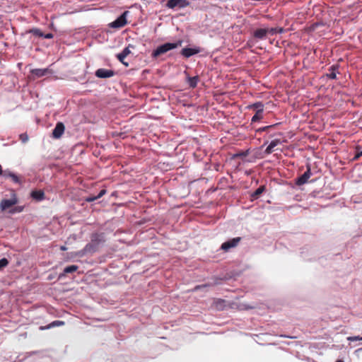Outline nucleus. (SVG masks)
<instances>
[{"mask_svg": "<svg viewBox=\"0 0 362 362\" xmlns=\"http://www.w3.org/2000/svg\"><path fill=\"white\" fill-rule=\"evenodd\" d=\"M182 41H178L177 42H168L165 43L159 47H158L155 50H153L152 53V57L156 58L159 57L160 54H165L167 52L172 50L181 46Z\"/></svg>", "mask_w": 362, "mask_h": 362, "instance_id": "1", "label": "nucleus"}, {"mask_svg": "<svg viewBox=\"0 0 362 362\" xmlns=\"http://www.w3.org/2000/svg\"><path fill=\"white\" fill-rule=\"evenodd\" d=\"M129 14V11H124L121 16H119L115 21L110 23V27L113 28H120L124 26L127 21V16Z\"/></svg>", "mask_w": 362, "mask_h": 362, "instance_id": "2", "label": "nucleus"}, {"mask_svg": "<svg viewBox=\"0 0 362 362\" xmlns=\"http://www.w3.org/2000/svg\"><path fill=\"white\" fill-rule=\"evenodd\" d=\"M18 200L15 197H11V199H3L0 202V209L2 211H5L6 209H8L11 206H14L16 204H17Z\"/></svg>", "mask_w": 362, "mask_h": 362, "instance_id": "3", "label": "nucleus"}, {"mask_svg": "<svg viewBox=\"0 0 362 362\" xmlns=\"http://www.w3.org/2000/svg\"><path fill=\"white\" fill-rule=\"evenodd\" d=\"M240 240V238H235L228 241L223 243L221 248L224 251H228L230 249L235 247L238 245Z\"/></svg>", "mask_w": 362, "mask_h": 362, "instance_id": "4", "label": "nucleus"}, {"mask_svg": "<svg viewBox=\"0 0 362 362\" xmlns=\"http://www.w3.org/2000/svg\"><path fill=\"white\" fill-rule=\"evenodd\" d=\"M188 5L187 0H169L167 3V6L170 8H185Z\"/></svg>", "mask_w": 362, "mask_h": 362, "instance_id": "5", "label": "nucleus"}, {"mask_svg": "<svg viewBox=\"0 0 362 362\" xmlns=\"http://www.w3.org/2000/svg\"><path fill=\"white\" fill-rule=\"evenodd\" d=\"M253 107L257 110L255 115L252 118V122H255L259 121L262 117L263 105L261 103H257L253 105Z\"/></svg>", "mask_w": 362, "mask_h": 362, "instance_id": "6", "label": "nucleus"}, {"mask_svg": "<svg viewBox=\"0 0 362 362\" xmlns=\"http://www.w3.org/2000/svg\"><path fill=\"white\" fill-rule=\"evenodd\" d=\"M115 72L110 69H99L95 71V76L98 78H106L113 76Z\"/></svg>", "mask_w": 362, "mask_h": 362, "instance_id": "7", "label": "nucleus"}, {"mask_svg": "<svg viewBox=\"0 0 362 362\" xmlns=\"http://www.w3.org/2000/svg\"><path fill=\"white\" fill-rule=\"evenodd\" d=\"M130 46L125 47L122 52L117 54V58L122 62L125 66H128L129 64L124 61V59L131 53Z\"/></svg>", "mask_w": 362, "mask_h": 362, "instance_id": "8", "label": "nucleus"}, {"mask_svg": "<svg viewBox=\"0 0 362 362\" xmlns=\"http://www.w3.org/2000/svg\"><path fill=\"white\" fill-rule=\"evenodd\" d=\"M65 127L62 122H58L53 129L52 136L55 139H59L62 136L64 132Z\"/></svg>", "mask_w": 362, "mask_h": 362, "instance_id": "9", "label": "nucleus"}, {"mask_svg": "<svg viewBox=\"0 0 362 362\" xmlns=\"http://www.w3.org/2000/svg\"><path fill=\"white\" fill-rule=\"evenodd\" d=\"M31 73L35 75L36 77L40 78L44 76H46L47 74H51L53 73V71L49 69H34L31 70Z\"/></svg>", "mask_w": 362, "mask_h": 362, "instance_id": "10", "label": "nucleus"}, {"mask_svg": "<svg viewBox=\"0 0 362 362\" xmlns=\"http://www.w3.org/2000/svg\"><path fill=\"white\" fill-rule=\"evenodd\" d=\"M311 176V172L310 168L307 169V170L296 180V185H302L306 183L308 180V179Z\"/></svg>", "mask_w": 362, "mask_h": 362, "instance_id": "11", "label": "nucleus"}, {"mask_svg": "<svg viewBox=\"0 0 362 362\" xmlns=\"http://www.w3.org/2000/svg\"><path fill=\"white\" fill-rule=\"evenodd\" d=\"M200 52L199 48H184L182 50V54L187 58L196 54Z\"/></svg>", "mask_w": 362, "mask_h": 362, "instance_id": "12", "label": "nucleus"}, {"mask_svg": "<svg viewBox=\"0 0 362 362\" xmlns=\"http://www.w3.org/2000/svg\"><path fill=\"white\" fill-rule=\"evenodd\" d=\"M267 34H268L267 28H259L255 31L254 36L256 38L263 40L266 37Z\"/></svg>", "mask_w": 362, "mask_h": 362, "instance_id": "13", "label": "nucleus"}, {"mask_svg": "<svg viewBox=\"0 0 362 362\" xmlns=\"http://www.w3.org/2000/svg\"><path fill=\"white\" fill-rule=\"evenodd\" d=\"M281 143L279 139L272 140L265 150L267 154H270L274 151V148Z\"/></svg>", "mask_w": 362, "mask_h": 362, "instance_id": "14", "label": "nucleus"}, {"mask_svg": "<svg viewBox=\"0 0 362 362\" xmlns=\"http://www.w3.org/2000/svg\"><path fill=\"white\" fill-rule=\"evenodd\" d=\"M44 195V192L42 190H35L31 192L32 197L37 201L42 200Z\"/></svg>", "mask_w": 362, "mask_h": 362, "instance_id": "15", "label": "nucleus"}, {"mask_svg": "<svg viewBox=\"0 0 362 362\" xmlns=\"http://www.w3.org/2000/svg\"><path fill=\"white\" fill-rule=\"evenodd\" d=\"M106 193L105 189H102L97 196H89L86 198V200L88 202H93L100 197H102Z\"/></svg>", "mask_w": 362, "mask_h": 362, "instance_id": "16", "label": "nucleus"}, {"mask_svg": "<svg viewBox=\"0 0 362 362\" xmlns=\"http://www.w3.org/2000/svg\"><path fill=\"white\" fill-rule=\"evenodd\" d=\"M198 81H199V78L197 76L188 78V83L191 88L196 87Z\"/></svg>", "mask_w": 362, "mask_h": 362, "instance_id": "17", "label": "nucleus"}, {"mask_svg": "<svg viewBox=\"0 0 362 362\" xmlns=\"http://www.w3.org/2000/svg\"><path fill=\"white\" fill-rule=\"evenodd\" d=\"M78 267L76 265H71V266L66 267L64 269V273L68 274V273L74 272L78 269Z\"/></svg>", "mask_w": 362, "mask_h": 362, "instance_id": "18", "label": "nucleus"}, {"mask_svg": "<svg viewBox=\"0 0 362 362\" xmlns=\"http://www.w3.org/2000/svg\"><path fill=\"white\" fill-rule=\"evenodd\" d=\"M264 189V187L263 186L259 187L252 194V197L254 198L258 197L263 192Z\"/></svg>", "mask_w": 362, "mask_h": 362, "instance_id": "19", "label": "nucleus"}, {"mask_svg": "<svg viewBox=\"0 0 362 362\" xmlns=\"http://www.w3.org/2000/svg\"><path fill=\"white\" fill-rule=\"evenodd\" d=\"M30 33H32L33 35H35L36 36H39V37H43V35H44L40 29H37V28L31 30Z\"/></svg>", "mask_w": 362, "mask_h": 362, "instance_id": "20", "label": "nucleus"}, {"mask_svg": "<svg viewBox=\"0 0 362 362\" xmlns=\"http://www.w3.org/2000/svg\"><path fill=\"white\" fill-rule=\"evenodd\" d=\"M8 176H9L10 177L12 178L13 181L16 183H19L20 182V180H19V178L18 177V176L16 175H15L14 173H8Z\"/></svg>", "mask_w": 362, "mask_h": 362, "instance_id": "21", "label": "nucleus"}, {"mask_svg": "<svg viewBox=\"0 0 362 362\" xmlns=\"http://www.w3.org/2000/svg\"><path fill=\"white\" fill-rule=\"evenodd\" d=\"M8 262L6 258H2L1 259H0V269L5 267L8 264Z\"/></svg>", "mask_w": 362, "mask_h": 362, "instance_id": "22", "label": "nucleus"}, {"mask_svg": "<svg viewBox=\"0 0 362 362\" xmlns=\"http://www.w3.org/2000/svg\"><path fill=\"white\" fill-rule=\"evenodd\" d=\"M20 139L23 143H26L28 141V136L25 134H22L20 135Z\"/></svg>", "mask_w": 362, "mask_h": 362, "instance_id": "23", "label": "nucleus"}, {"mask_svg": "<svg viewBox=\"0 0 362 362\" xmlns=\"http://www.w3.org/2000/svg\"><path fill=\"white\" fill-rule=\"evenodd\" d=\"M334 70V68L332 67V71L328 74V76L332 79H334L337 77V74Z\"/></svg>", "mask_w": 362, "mask_h": 362, "instance_id": "24", "label": "nucleus"}, {"mask_svg": "<svg viewBox=\"0 0 362 362\" xmlns=\"http://www.w3.org/2000/svg\"><path fill=\"white\" fill-rule=\"evenodd\" d=\"M361 337L359 336H354V337H347V340L350 341H358L361 340Z\"/></svg>", "mask_w": 362, "mask_h": 362, "instance_id": "25", "label": "nucleus"}, {"mask_svg": "<svg viewBox=\"0 0 362 362\" xmlns=\"http://www.w3.org/2000/svg\"><path fill=\"white\" fill-rule=\"evenodd\" d=\"M22 211H23L22 206H17V207H15L14 209H13L10 212L11 214H14V213L21 212Z\"/></svg>", "mask_w": 362, "mask_h": 362, "instance_id": "26", "label": "nucleus"}, {"mask_svg": "<svg viewBox=\"0 0 362 362\" xmlns=\"http://www.w3.org/2000/svg\"><path fill=\"white\" fill-rule=\"evenodd\" d=\"M251 308H253V307L247 305L245 303H242L239 306V309H240V310H247V309H251Z\"/></svg>", "mask_w": 362, "mask_h": 362, "instance_id": "27", "label": "nucleus"}, {"mask_svg": "<svg viewBox=\"0 0 362 362\" xmlns=\"http://www.w3.org/2000/svg\"><path fill=\"white\" fill-rule=\"evenodd\" d=\"M64 322L57 320V321H54V322H53L51 324V326H50V327L62 325H64Z\"/></svg>", "mask_w": 362, "mask_h": 362, "instance_id": "28", "label": "nucleus"}, {"mask_svg": "<svg viewBox=\"0 0 362 362\" xmlns=\"http://www.w3.org/2000/svg\"><path fill=\"white\" fill-rule=\"evenodd\" d=\"M267 30H268V33H269L271 35H274L277 31L276 28H267Z\"/></svg>", "mask_w": 362, "mask_h": 362, "instance_id": "29", "label": "nucleus"}, {"mask_svg": "<svg viewBox=\"0 0 362 362\" xmlns=\"http://www.w3.org/2000/svg\"><path fill=\"white\" fill-rule=\"evenodd\" d=\"M43 37L46 39H51L53 37V35L52 33H47L46 35H44Z\"/></svg>", "mask_w": 362, "mask_h": 362, "instance_id": "30", "label": "nucleus"}, {"mask_svg": "<svg viewBox=\"0 0 362 362\" xmlns=\"http://www.w3.org/2000/svg\"><path fill=\"white\" fill-rule=\"evenodd\" d=\"M201 287H206V285L200 286H197V287L195 288V289H196V290H197V289H199V288H201Z\"/></svg>", "mask_w": 362, "mask_h": 362, "instance_id": "31", "label": "nucleus"}, {"mask_svg": "<svg viewBox=\"0 0 362 362\" xmlns=\"http://www.w3.org/2000/svg\"><path fill=\"white\" fill-rule=\"evenodd\" d=\"M61 250H66V247H64V246H62V247H61Z\"/></svg>", "mask_w": 362, "mask_h": 362, "instance_id": "32", "label": "nucleus"}, {"mask_svg": "<svg viewBox=\"0 0 362 362\" xmlns=\"http://www.w3.org/2000/svg\"><path fill=\"white\" fill-rule=\"evenodd\" d=\"M279 33H282L283 32V29L282 28L279 29Z\"/></svg>", "mask_w": 362, "mask_h": 362, "instance_id": "33", "label": "nucleus"}, {"mask_svg": "<svg viewBox=\"0 0 362 362\" xmlns=\"http://www.w3.org/2000/svg\"><path fill=\"white\" fill-rule=\"evenodd\" d=\"M362 351V348H360V349H357V350H356V351H357V352H358V351Z\"/></svg>", "mask_w": 362, "mask_h": 362, "instance_id": "34", "label": "nucleus"}, {"mask_svg": "<svg viewBox=\"0 0 362 362\" xmlns=\"http://www.w3.org/2000/svg\"><path fill=\"white\" fill-rule=\"evenodd\" d=\"M362 154V152H361V153H359V155H357V157H359V156H361Z\"/></svg>", "mask_w": 362, "mask_h": 362, "instance_id": "35", "label": "nucleus"}, {"mask_svg": "<svg viewBox=\"0 0 362 362\" xmlns=\"http://www.w3.org/2000/svg\"><path fill=\"white\" fill-rule=\"evenodd\" d=\"M362 154V152H361V153H359V155H357V157H359V156H361Z\"/></svg>", "mask_w": 362, "mask_h": 362, "instance_id": "36", "label": "nucleus"}, {"mask_svg": "<svg viewBox=\"0 0 362 362\" xmlns=\"http://www.w3.org/2000/svg\"><path fill=\"white\" fill-rule=\"evenodd\" d=\"M362 154V152H361V153H359V155H357V157H359V156H361Z\"/></svg>", "mask_w": 362, "mask_h": 362, "instance_id": "37", "label": "nucleus"}, {"mask_svg": "<svg viewBox=\"0 0 362 362\" xmlns=\"http://www.w3.org/2000/svg\"><path fill=\"white\" fill-rule=\"evenodd\" d=\"M336 362H343V361H342L339 360V361H337Z\"/></svg>", "mask_w": 362, "mask_h": 362, "instance_id": "38", "label": "nucleus"}, {"mask_svg": "<svg viewBox=\"0 0 362 362\" xmlns=\"http://www.w3.org/2000/svg\"><path fill=\"white\" fill-rule=\"evenodd\" d=\"M361 340H362V337H361Z\"/></svg>", "mask_w": 362, "mask_h": 362, "instance_id": "39", "label": "nucleus"}]
</instances>
